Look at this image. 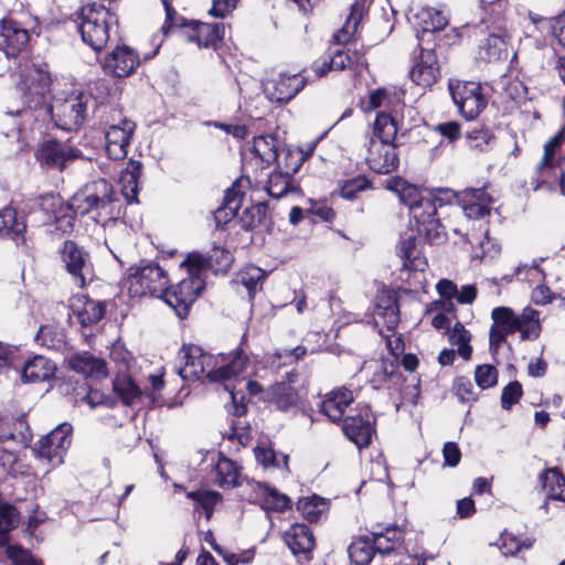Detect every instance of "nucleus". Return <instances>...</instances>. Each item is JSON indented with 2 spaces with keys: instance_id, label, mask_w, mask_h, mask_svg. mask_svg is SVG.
Masks as SVG:
<instances>
[{
  "instance_id": "5701e85b",
  "label": "nucleus",
  "mask_w": 565,
  "mask_h": 565,
  "mask_svg": "<svg viewBox=\"0 0 565 565\" xmlns=\"http://www.w3.org/2000/svg\"><path fill=\"white\" fill-rule=\"evenodd\" d=\"M305 85L306 81L299 74H281L273 82L271 88H267V94L269 99L273 102L288 103L305 87Z\"/></svg>"
},
{
  "instance_id": "4c0bfd02",
  "label": "nucleus",
  "mask_w": 565,
  "mask_h": 565,
  "mask_svg": "<svg viewBox=\"0 0 565 565\" xmlns=\"http://www.w3.org/2000/svg\"><path fill=\"white\" fill-rule=\"evenodd\" d=\"M396 135L397 122L395 118L388 113H379L373 124V132L370 137H374L377 141L384 143L395 145Z\"/></svg>"
},
{
  "instance_id": "dca6fc26",
  "label": "nucleus",
  "mask_w": 565,
  "mask_h": 565,
  "mask_svg": "<svg viewBox=\"0 0 565 565\" xmlns=\"http://www.w3.org/2000/svg\"><path fill=\"white\" fill-rule=\"evenodd\" d=\"M136 124L129 119H122L118 125H111L105 135L106 152L113 160H121L128 153V146L135 131Z\"/></svg>"
},
{
  "instance_id": "603ef678",
  "label": "nucleus",
  "mask_w": 565,
  "mask_h": 565,
  "mask_svg": "<svg viewBox=\"0 0 565 565\" xmlns=\"http://www.w3.org/2000/svg\"><path fill=\"white\" fill-rule=\"evenodd\" d=\"M266 211L267 205L265 203H258L246 207L239 217L242 228L250 231L260 225L266 216Z\"/></svg>"
},
{
  "instance_id": "b1692460",
  "label": "nucleus",
  "mask_w": 565,
  "mask_h": 565,
  "mask_svg": "<svg viewBox=\"0 0 565 565\" xmlns=\"http://www.w3.org/2000/svg\"><path fill=\"white\" fill-rule=\"evenodd\" d=\"M62 260L67 271L73 276L75 284L83 288L85 286V276L83 269L86 267V254L73 241H66L63 245Z\"/></svg>"
},
{
  "instance_id": "72a5a7b5",
  "label": "nucleus",
  "mask_w": 565,
  "mask_h": 565,
  "mask_svg": "<svg viewBox=\"0 0 565 565\" xmlns=\"http://www.w3.org/2000/svg\"><path fill=\"white\" fill-rule=\"evenodd\" d=\"M386 189L395 192L401 202L408 206L409 212L412 211V207L418 206L422 202L428 199L422 195L418 186L408 183L401 177H394L391 179L387 182Z\"/></svg>"
},
{
  "instance_id": "5fc2aeb1",
  "label": "nucleus",
  "mask_w": 565,
  "mask_h": 565,
  "mask_svg": "<svg viewBox=\"0 0 565 565\" xmlns=\"http://www.w3.org/2000/svg\"><path fill=\"white\" fill-rule=\"evenodd\" d=\"M423 22L424 32H436L445 29L448 24L447 18L443 12L435 9H424L417 15Z\"/></svg>"
},
{
  "instance_id": "1a4fd4ad",
  "label": "nucleus",
  "mask_w": 565,
  "mask_h": 565,
  "mask_svg": "<svg viewBox=\"0 0 565 565\" xmlns=\"http://www.w3.org/2000/svg\"><path fill=\"white\" fill-rule=\"evenodd\" d=\"M204 280L200 275L188 276L173 286H168L163 292L164 301L175 310L179 318L188 316L190 307L204 289Z\"/></svg>"
},
{
  "instance_id": "6e6d98bb",
  "label": "nucleus",
  "mask_w": 565,
  "mask_h": 565,
  "mask_svg": "<svg viewBox=\"0 0 565 565\" xmlns=\"http://www.w3.org/2000/svg\"><path fill=\"white\" fill-rule=\"evenodd\" d=\"M372 186V183L367 180L365 175H358L355 178L349 179L343 182L340 188V196L345 200H354L356 198V193L367 190Z\"/></svg>"
},
{
  "instance_id": "c9c22d12",
  "label": "nucleus",
  "mask_w": 565,
  "mask_h": 565,
  "mask_svg": "<svg viewBox=\"0 0 565 565\" xmlns=\"http://www.w3.org/2000/svg\"><path fill=\"white\" fill-rule=\"evenodd\" d=\"M141 162L130 160L127 168L121 172V193L130 204L138 202V181L141 175Z\"/></svg>"
},
{
  "instance_id": "0e129e2a",
  "label": "nucleus",
  "mask_w": 565,
  "mask_h": 565,
  "mask_svg": "<svg viewBox=\"0 0 565 565\" xmlns=\"http://www.w3.org/2000/svg\"><path fill=\"white\" fill-rule=\"evenodd\" d=\"M211 264H213V270L226 271L232 264L233 256L226 248L215 246L211 253H209Z\"/></svg>"
},
{
  "instance_id": "20e7f679",
  "label": "nucleus",
  "mask_w": 565,
  "mask_h": 565,
  "mask_svg": "<svg viewBox=\"0 0 565 565\" xmlns=\"http://www.w3.org/2000/svg\"><path fill=\"white\" fill-rule=\"evenodd\" d=\"M129 291L135 296H163L169 284L168 275L157 263L131 266L127 271Z\"/></svg>"
},
{
  "instance_id": "de8ad7c7",
  "label": "nucleus",
  "mask_w": 565,
  "mask_h": 565,
  "mask_svg": "<svg viewBox=\"0 0 565 565\" xmlns=\"http://www.w3.org/2000/svg\"><path fill=\"white\" fill-rule=\"evenodd\" d=\"M258 488L263 490L264 508L266 510L282 512L290 508L288 495L280 493L267 483H258Z\"/></svg>"
},
{
  "instance_id": "bf43d9fd",
  "label": "nucleus",
  "mask_w": 565,
  "mask_h": 565,
  "mask_svg": "<svg viewBox=\"0 0 565 565\" xmlns=\"http://www.w3.org/2000/svg\"><path fill=\"white\" fill-rule=\"evenodd\" d=\"M475 381L480 388H490L498 382V371L490 364L478 365L475 372Z\"/></svg>"
},
{
  "instance_id": "e2e57ef3",
  "label": "nucleus",
  "mask_w": 565,
  "mask_h": 565,
  "mask_svg": "<svg viewBox=\"0 0 565 565\" xmlns=\"http://www.w3.org/2000/svg\"><path fill=\"white\" fill-rule=\"evenodd\" d=\"M523 395V388L519 381L510 382L502 390L501 406L503 409H511V407L519 403Z\"/></svg>"
},
{
  "instance_id": "9d476101",
  "label": "nucleus",
  "mask_w": 565,
  "mask_h": 565,
  "mask_svg": "<svg viewBox=\"0 0 565 565\" xmlns=\"http://www.w3.org/2000/svg\"><path fill=\"white\" fill-rule=\"evenodd\" d=\"M82 152L68 142L50 139L43 141L35 153L36 160L46 169L64 170L66 166L79 158Z\"/></svg>"
},
{
  "instance_id": "8fccbe9b",
  "label": "nucleus",
  "mask_w": 565,
  "mask_h": 565,
  "mask_svg": "<svg viewBox=\"0 0 565 565\" xmlns=\"http://www.w3.org/2000/svg\"><path fill=\"white\" fill-rule=\"evenodd\" d=\"M19 524V512L17 508L4 501L0 493V536L7 535Z\"/></svg>"
},
{
  "instance_id": "864d4df0",
  "label": "nucleus",
  "mask_w": 565,
  "mask_h": 565,
  "mask_svg": "<svg viewBox=\"0 0 565 565\" xmlns=\"http://www.w3.org/2000/svg\"><path fill=\"white\" fill-rule=\"evenodd\" d=\"M105 315V306L102 302L87 300L82 310L77 312V318L83 327L97 323Z\"/></svg>"
},
{
  "instance_id": "6e6552de",
  "label": "nucleus",
  "mask_w": 565,
  "mask_h": 565,
  "mask_svg": "<svg viewBox=\"0 0 565 565\" xmlns=\"http://www.w3.org/2000/svg\"><path fill=\"white\" fill-rule=\"evenodd\" d=\"M220 358L222 364L217 366V358L202 350V366H204V373L211 382L227 381L238 376L245 371L249 362L248 356L242 349L235 350L228 356L221 354Z\"/></svg>"
},
{
  "instance_id": "09e8293b",
  "label": "nucleus",
  "mask_w": 565,
  "mask_h": 565,
  "mask_svg": "<svg viewBox=\"0 0 565 565\" xmlns=\"http://www.w3.org/2000/svg\"><path fill=\"white\" fill-rule=\"evenodd\" d=\"M564 141L565 126L544 145L543 158L536 167L537 173L540 175H543L545 170L554 167L555 152L564 143Z\"/></svg>"
},
{
  "instance_id": "f03ea898",
  "label": "nucleus",
  "mask_w": 565,
  "mask_h": 565,
  "mask_svg": "<svg viewBox=\"0 0 565 565\" xmlns=\"http://www.w3.org/2000/svg\"><path fill=\"white\" fill-rule=\"evenodd\" d=\"M115 191L106 179H97L85 184L68 201V207L78 215L95 212L97 216L114 217Z\"/></svg>"
},
{
  "instance_id": "a211bd4d",
  "label": "nucleus",
  "mask_w": 565,
  "mask_h": 565,
  "mask_svg": "<svg viewBox=\"0 0 565 565\" xmlns=\"http://www.w3.org/2000/svg\"><path fill=\"white\" fill-rule=\"evenodd\" d=\"M140 63L139 55L129 46H117L103 63L106 73L116 77L129 76Z\"/></svg>"
},
{
  "instance_id": "f704fd0d",
  "label": "nucleus",
  "mask_w": 565,
  "mask_h": 565,
  "mask_svg": "<svg viewBox=\"0 0 565 565\" xmlns=\"http://www.w3.org/2000/svg\"><path fill=\"white\" fill-rule=\"evenodd\" d=\"M546 499L565 502V477L557 468H546L539 476Z\"/></svg>"
},
{
  "instance_id": "f257e3e1",
  "label": "nucleus",
  "mask_w": 565,
  "mask_h": 565,
  "mask_svg": "<svg viewBox=\"0 0 565 565\" xmlns=\"http://www.w3.org/2000/svg\"><path fill=\"white\" fill-rule=\"evenodd\" d=\"M78 18L77 29L82 40L95 51H100L106 46L113 25H118L116 12L103 3L93 2L84 6Z\"/></svg>"
},
{
  "instance_id": "f3484780",
  "label": "nucleus",
  "mask_w": 565,
  "mask_h": 565,
  "mask_svg": "<svg viewBox=\"0 0 565 565\" xmlns=\"http://www.w3.org/2000/svg\"><path fill=\"white\" fill-rule=\"evenodd\" d=\"M411 78L417 85L429 87L440 76L437 55L434 50H424L419 46V55L409 72Z\"/></svg>"
},
{
  "instance_id": "a878e982",
  "label": "nucleus",
  "mask_w": 565,
  "mask_h": 565,
  "mask_svg": "<svg viewBox=\"0 0 565 565\" xmlns=\"http://www.w3.org/2000/svg\"><path fill=\"white\" fill-rule=\"evenodd\" d=\"M202 349L195 344L183 345L179 352V359L183 366L175 369L178 375L183 380L199 379L204 374V366H202Z\"/></svg>"
},
{
  "instance_id": "f8f14e48",
  "label": "nucleus",
  "mask_w": 565,
  "mask_h": 565,
  "mask_svg": "<svg viewBox=\"0 0 565 565\" xmlns=\"http://www.w3.org/2000/svg\"><path fill=\"white\" fill-rule=\"evenodd\" d=\"M367 138L365 161L369 168L379 174H387L395 171L399 164L396 145L377 141L374 137Z\"/></svg>"
},
{
  "instance_id": "aec40b11",
  "label": "nucleus",
  "mask_w": 565,
  "mask_h": 565,
  "mask_svg": "<svg viewBox=\"0 0 565 565\" xmlns=\"http://www.w3.org/2000/svg\"><path fill=\"white\" fill-rule=\"evenodd\" d=\"M372 367V375L369 380L374 390L397 388L402 381V373L395 360L381 359L375 361Z\"/></svg>"
},
{
  "instance_id": "423d86ee",
  "label": "nucleus",
  "mask_w": 565,
  "mask_h": 565,
  "mask_svg": "<svg viewBox=\"0 0 565 565\" xmlns=\"http://www.w3.org/2000/svg\"><path fill=\"white\" fill-rule=\"evenodd\" d=\"M448 88L459 114L472 120L487 106V98L480 83L472 81H450Z\"/></svg>"
},
{
  "instance_id": "4d7b16f0",
  "label": "nucleus",
  "mask_w": 565,
  "mask_h": 565,
  "mask_svg": "<svg viewBox=\"0 0 565 565\" xmlns=\"http://www.w3.org/2000/svg\"><path fill=\"white\" fill-rule=\"evenodd\" d=\"M181 266H185L188 268L189 276H201L202 270L213 268V264H211V258H209V254L203 255L198 252L190 253L186 256V258L182 262Z\"/></svg>"
},
{
  "instance_id": "412c9836",
  "label": "nucleus",
  "mask_w": 565,
  "mask_h": 565,
  "mask_svg": "<svg viewBox=\"0 0 565 565\" xmlns=\"http://www.w3.org/2000/svg\"><path fill=\"white\" fill-rule=\"evenodd\" d=\"M342 430L347 438L359 449L366 448L372 441L375 428L369 418L362 415H352L343 418Z\"/></svg>"
},
{
  "instance_id": "ea45409f",
  "label": "nucleus",
  "mask_w": 565,
  "mask_h": 565,
  "mask_svg": "<svg viewBox=\"0 0 565 565\" xmlns=\"http://www.w3.org/2000/svg\"><path fill=\"white\" fill-rule=\"evenodd\" d=\"M364 11L365 6L363 1H355L351 6V11L345 20L344 25L334 34V40L337 43L345 44L352 39L356 32L360 21L362 20Z\"/></svg>"
},
{
  "instance_id": "680f3d73",
  "label": "nucleus",
  "mask_w": 565,
  "mask_h": 565,
  "mask_svg": "<svg viewBox=\"0 0 565 565\" xmlns=\"http://www.w3.org/2000/svg\"><path fill=\"white\" fill-rule=\"evenodd\" d=\"M265 278L266 273L263 269L258 267H249L242 274L241 280L242 284L246 287L248 295L253 297L256 294L258 286L263 284Z\"/></svg>"
},
{
  "instance_id": "cd10ccee",
  "label": "nucleus",
  "mask_w": 565,
  "mask_h": 565,
  "mask_svg": "<svg viewBox=\"0 0 565 565\" xmlns=\"http://www.w3.org/2000/svg\"><path fill=\"white\" fill-rule=\"evenodd\" d=\"M55 371L56 365L53 361L43 355H35L24 363L21 379L25 383L44 382L54 376Z\"/></svg>"
},
{
  "instance_id": "4be33fe9",
  "label": "nucleus",
  "mask_w": 565,
  "mask_h": 565,
  "mask_svg": "<svg viewBox=\"0 0 565 565\" xmlns=\"http://www.w3.org/2000/svg\"><path fill=\"white\" fill-rule=\"evenodd\" d=\"M67 366L86 377L104 379L107 376V365L104 360L84 351L72 354L67 359Z\"/></svg>"
},
{
  "instance_id": "58836bf2",
  "label": "nucleus",
  "mask_w": 565,
  "mask_h": 565,
  "mask_svg": "<svg viewBox=\"0 0 565 565\" xmlns=\"http://www.w3.org/2000/svg\"><path fill=\"white\" fill-rule=\"evenodd\" d=\"M479 58L486 62H498L508 57V47L504 39L490 34L479 46Z\"/></svg>"
},
{
  "instance_id": "2f4dec72",
  "label": "nucleus",
  "mask_w": 565,
  "mask_h": 565,
  "mask_svg": "<svg viewBox=\"0 0 565 565\" xmlns=\"http://www.w3.org/2000/svg\"><path fill=\"white\" fill-rule=\"evenodd\" d=\"M57 391L61 395L67 397L71 403L85 402L90 406H95L85 379L79 380L74 376H64L57 385Z\"/></svg>"
},
{
  "instance_id": "052dcab7",
  "label": "nucleus",
  "mask_w": 565,
  "mask_h": 565,
  "mask_svg": "<svg viewBox=\"0 0 565 565\" xmlns=\"http://www.w3.org/2000/svg\"><path fill=\"white\" fill-rule=\"evenodd\" d=\"M244 182H248V180H236L233 185L226 190L223 203L227 206V209L239 210L243 198L245 195V185L243 184Z\"/></svg>"
},
{
  "instance_id": "c756f323",
  "label": "nucleus",
  "mask_w": 565,
  "mask_h": 565,
  "mask_svg": "<svg viewBox=\"0 0 565 565\" xmlns=\"http://www.w3.org/2000/svg\"><path fill=\"white\" fill-rule=\"evenodd\" d=\"M374 315L386 326L387 331L394 332L399 322L398 301L392 292H383L376 297Z\"/></svg>"
},
{
  "instance_id": "e433bc0d",
  "label": "nucleus",
  "mask_w": 565,
  "mask_h": 565,
  "mask_svg": "<svg viewBox=\"0 0 565 565\" xmlns=\"http://www.w3.org/2000/svg\"><path fill=\"white\" fill-rule=\"evenodd\" d=\"M518 331L521 333V340H535L540 337L542 327L540 323V312L531 307L523 309L521 315H516Z\"/></svg>"
},
{
  "instance_id": "0eeeda50",
  "label": "nucleus",
  "mask_w": 565,
  "mask_h": 565,
  "mask_svg": "<svg viewBox=\"0 0 565 565\" xmlns=\"http://www.w3.org/2000/svg\"><path fill=\"white\" fill-rule=\"evenodd\" d=\"M73 427L70 423H62L46 436H43L33 448L36 457L45 460L49 465L58 466L63 463L72 444Z\"/></svg>"
},
{
  "instance_id": "39448f33",
  "label": "nucleus",
  "mask_w": 565,
  "mask_h": 565,
  "mask_svg": "<svg viewBox=\"0 0 565 565\" xmlns=\"http://www.w3.org/2000/svg\"><path fill=\"white\" fill-rule=\"evenodd\" d=\"M89 97L83 93L71 95L64 100H57L55 104H47L45 113L51 115L55 126L66 130H77L86 119L87 105Z\"/></svg>"
},
{
  "instance_id": "69168bd1",
  "label": "nucleus",
  "mask_w": 565,
  "mask_h": 565,
  "mask_svg": "<svg viewBox=\"0 0 565 565\" xmlns=\"http://www.w3.org/2000/svg\"><path fill=\"white\" fill-rule=\"evenodd\" d=\"M461 191H455L450 188H436L433 190L431 200L435 205L438 203L439 206L447 204H458L460 202Z\"/></svg>"
},
{
  "instance_id": "473e14b6",
  "label": "nucleus",
  "mask_w": 565,
  "mask_h": 565,
  "mask_svg": "<svg viewBox=\"0 0 565 565\" xmlns=\"http://www.w3.org/2000/svg\"><path fill=\"white\" fill-rule=\"evenodd\" d=\"M284 168V171H274L269 175L265 188L268 195L274 199H280L289 192L291 178L299 170L300 162L296 160L294 166L286 164Z\"/></svg>"
},
{
  "instance_id": "3c124183",
  "label": "nucleus",
  "mask_w": 565,
  "mask_h": 565,
  "mask_svg": "<svg viewBox=\"0 0 565 565\" xmlns=\"http://www.w3.org/2000/svg\"><path fill=\"white\" fill-rule=\"evenodd\" d=\"M324 509V502L317 495L302 498L297 502V510L309 522H317Z\"/></svg>"
},
{
  "instance_id": "49530a36",
  "label": "nucleus",
  "mask_w": 565,
  "mask_h": 565,
  "mask_svg": "<svg viewBox=\"0 0 565 565\" xmlns=\"http://www.w3.org/2000/svg\"><path fill=\"white\" fill-rule=\"evenodd\" d=\"M374 555V546L369 536H361L349 546V556L355 565H367Z\"/></svg>"
},
{
  "instance_id": "c85d7f7f",
  "label": "nucleus",
  "mask_w": 565,
  "mask_h": 565,
  "mask_svg": "<svg viewBox=\"0 0 565 565\" xmlns=\"http://www.w3.org/2000/svg\"><path fill=\"white\" fill-rule=\"evenodd\" d=\"M353 399V394L350 390H334L322 401L320 411L328 416L330 420L335 423L343 418L345 408Z\"/></svg>"
},
{
  "instance_id": "4468645a",
  "label": "nucleus",
  "mask_w": 565,
  "mask_h": 565,
  "mask_svg": "<svg viewBox=\"0 0 565 565\" xmlns=\"http://www.w3.org/2000/svg\"><path fill=\"white\" fill-rule=\"evenodd\" d=\"M494 199L484 186L467 188L461 191L459 206L469 220H482L490 216Z\"/></svg>"
},
{
  "instance_id": "338daca9",
  "label": "nucleus",
  "mask_w": 565,
  "mask_h": 565,
  "mask_svg": "<svg viewBox=\"0 0 565 565\" xmlns=\"http://www.w3.org/2000/svg\"><path fill=\"white\" fill-rule=\"evenodd\" d=\"M8 555L13 565H42L29 551L20 546H9Z\"/></svg>"
},
{
  "instance_id": "bb28decb",
  "label": "nucleus",
  "mask_w": 565,
  "mask_h": 565,
  "mask_svg": "<svg viewBox=\"0 0 565 565\" xmlns=\"http://www.w3.org/2000/svg\"><path fill=\"white\" fill-rule=\"evenodd\" d=\"M284 540L292 554H309L315 548V536L306 524L296 523L285 532Z\"/></svg>"
},
{
  "instance_id": "a18cd8bd",
  "label": "nucleus",
  "mask_w": 565,
  "mask_h": 565,
  "mask_svg": "<svg viewBox=\"0 0 565 565\" xmlns=\"http://www.w3.org/2000/svg\"><path fill=\"white\" fill-rule=\"evenodd\" d=\"M113 388L126 405H131L141 396L139 386L127 375L116 376L113 382Z\"/></svg>"
},
{
  "instance_id": "79ce46f5",
  "label": "nucleus",
  "mask_w": 565,
  "mask_h": 565,
  "mask_svg": "<svg viewBox=\"0 0 565 565\" xmlns=\"http://www.w3.org/2000/svg\"><path fill=\"white\" fill-rule=\"evenodd\" d=\"M217 484L223 489H231L239 484V471L235 462L221 456L216 463Z\"/></svg>"
},
{
  "instance_id": "7ed1b4c3",
  "label": "nucleus",
  "mask_w": 565,
  "mask_h": 565,
  "mask_svg": "<svg viewBox=\"0 0 565 565\" xmlns=\"http://www.w3.org/2000/svg\"><path fill=\"white\" fill-rule=\"evenodd\" d=\"M52 78L49 71L31 64L20 70L18 89L29 109L45 108L49 104Z\"/></svg>"
},
{
  "instance_id": "c03bdc74",
  "label": "nucleus",
  "mask_w": 565,
  "mask_h": 565,
  "mask_svg": "<svg viewBox=\"0 0 565 565\" xmlns=\"http://www.w3.org/2000/svg\"><path fill=\"white\" fill-rule=\"evenodd\" d=\"M416 237L409 235L403 237L398 245V255L403 259V266L409 270H424V263L417 257Z\"/></svg>"
},
{
  "instance_id": "a19ab883",
  "label": "nucleus",
  "mask_w": 565,
  "mask_h": 565,
  "mask_svg": "<svg viewBox=\"0 0 565 565\" xmlns=\"http://www.w3.org/2000/svg\"><path fill=\"white\" fill-rule=\"evenodd\" d=\"M253 151L267 166L278 161V140L271 136H258L254 138Z\"/></svg>"
},
{
  "instance_id": "393cba45",
  "label": "nucleus",
  "mask_w": 565,
  "mask_h": 565,
  "mask_svg": "<svg viewBox=\"0 0 565 565\" xmlns=\"http://www.w3.org/2000/svg\"><path fill=\"white\" fill-rule=\"evenodd\" d=\"M26 223L24 216H19L18 212L11 205L0 210V236L10 238L14 242L24 243Z\"/></svg>"
},
{
  "instance_id": "2eb2a0df",
  "label": "nucleus",
  "mask_w": 565,
  "mask_h": 565,
  "mask_svg": "<svg viewBox=\"0 0 565 565\" xmlns=\"http://www.w3.org/2000/svg\"><path fill=\"white\" fill-rule=\"evenodd\" d=\"M493 324L490 328L489 344L495 354L509 334L518 331L516 313L509 307H497L491 312Z\"/></svg>"
},
{
  "instance_id": "37998d69",
  "label": "nucleus",
  "mask_w": 565,
  "mask_h": 565,
  "mask_svg": "<svg viewBox=\"0 0 565 565\" xmlns=\"http://www.w3.org/2000/svg\"><path fill=\"white\" fill-rule=\"evenodd\" d=\"M34 340L40 345L54 351H62L66 347V335L63 330L51 326H42Z\"/></svg>"
},
{
  "instance_id": "774afa93",
  "label": "nucleus",
  "mask_w": 565,
  "mask_h": 565,
  "mask_svg": "<svg viewBox=\"0 0 565 565\" xmlns=\"http://www.w3.org/2000/svg\"><path fill=\"white\" fill-rule=\"evenodd\" d=\"M254 452H255L256 460L265 468L280 467V462L277 459L276 452L273 449L257 446L254 449Z\"/></svg>"
},
{
  "instance_id": "13d9d810",
  "label": "nucleus",
  "mask_w": 565,
  "mask_h": 565,
  "mask_svg": "<svg viewBox=\"0 0 565 565\" xmlns=\"http://www.w3.org/2000/svg\"><path fill=\"white\" fill-rule=\"evenodd\" d=\"M466 138L470 148L483 150L494 139V136L489 128L480 126L467 131Z\"/></svg>"
},
{
  "instance_id": "7c9ffc66",
  "label": "nucleus",
  "mask_w": 565,
  "mask_h": 565,
  "mask_svg": "<svg viewBox=\"0 0 565 565\" xmlns=\"http://www.w3.org/2000/svg\"><path fill=\"white\" fill-rule=\"evenodd\" d=\"M266 398L277 409L287 412L298 405L299 395L295 387L285 382L275 383L266 391Z\"/></svg>"
},
{
  "instance_id": "6ab92c4d",
  "label": "nucleus",
  "mask_w": 565,
  "mask_h": 565,
  "mask_svg": "<svg viewBox=\"0 0 565 565\" xmlns=\"http://www.w3.org/2000/svg\"><path fill=\"white\" fill-rule=\"evenodd\" d=\"M224 29L223 23H205L192 20L189 21L185 36L190 42H195L199 46L216 49L223 40Z\"/></svg>"
},
{
  "instance_id": "ddd939ff",
  "label": "nucleus",
  "mask_w": 565,
  "mask_h": 565,
  "mask_svg": "<svg viewBox=\"0 0 565 565\" xmlns=\"http://www.w3.org/2000/svg\"><path fill=\"white\" fill-rule=\"evenodd\" d=\"M29 41V31L19 22L12 19L0 21V51L7 57H17L26 49Z\"/></svg>"
},
{
  "instance_id": "9b49d317",
  "label": "nucleus",
  "mask_w": 565,
  "mask_h": 565,
  "mask_svg": "<svg viewBox=\"0 0 565 565\" xmlns=\"http://www.w3.org/2000/svg\"><path fill=\"white\" fill-rule=\"evenodd\" d=\"M409 213L415 221L417 232L428 242L435 243L444 238V227L437 217V205L434 200L427 199L418 206L412 207Z\"/></svg>"
}]
</instances>
